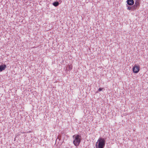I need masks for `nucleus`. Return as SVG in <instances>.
<instances>
[{"label":"nucleus","mask_w":148,"mask_h":148,"mask_svg":"<svg viewBox=\"0 0 148 148\" xmlns=\"http://www.w3.org/2000/svg\"><path fill=\"white\" fill-rule=\"evenodd\" d=\"M138 7L137 6L134 5L133 6H132V10L134 11V10H135Z\"/></svg>","instance_id":"nucleus-8"},{"label":"nucleus","mask_w":148,"mask_h":148,"mask_svg":"<svg viewBox=\"0 0 148 148\" xmlns=\"http://www.w3.org/2000/svg\"><path fill=\"white\" fill-rule=\"evenodd\" d=\"M53 4L54 6L57 7L59 5V3L58 1H56L54 2Z\"/></svg>","instance_id":"nucleus-7"},{"label":"nucleus","mask_w":148,"mask_h":148,"mask_svg":"<svg viewBox=\"0 0 148 148\" xmlns=\"http://www.w3.org/2000/svg\"><path fill=\"white\" fill-rule=\"evenodd\" d=\"M103 89V88H99L98 89V90L96 91V93H98L99 92V91H101Z\"/></svg>","instance_id":"nucleus-9"},{"label":"nucleus","mask_w":148,"mask_h":148,"mask_svg":"<svg viewBox=\"0 0 148 148\" xmlns=\"http://www.w3.org/2000/svg\"><path fill=\"white\" fill-rule=\"evenodd\" d=\"M127 4L130 5H132L134 3V1L133 0H127Z\"/></svg>","instance_id":"nucleus-5"},{"label":"nucleus","mask_w":148,"mask_h":148,"mask_svg":"<svg viewBox=\"0 0 148 148\" xmlns=\"http://www.w3.org/2000/svg\"><path fill=\"white\" fill-rule=\"evenodd\" d=\"M105 143V139L104 138H100L96 143V148H104Z\"/></svg>","instance_id":"nucleus-1"},{"label":"nucleus","mask_w":148,"mask_h":148,"mask_svg":"<svg viewBox=\"0 0 148 148\" xmlns=\"http://www.w3.org/2000/svg\"><path fill=\"white\" fill-rule=\"evenodd\" d=\"M73 138L74 145L76 147L79 146L82 140L81 136L79 134H75L73 136Z\"/></svg>","instance_id":"nucleus-2"},{"label":"nucleus","mask_w":148,"mask_h":148,"mask_svg":"<svg viewBox=\"0 0 148 148\" xmlns=\"http://www.w3.org/2000/svg\"><path fill=\"white\" fill-rule=\"evenodd\" d=\"M69 69V70H71L72 69V66L71 65H69L68 66Z\"/></svg>","instance_id":"nucleus-10"},{"label":"nucleus","mask_w":148,"mask_h":148,"mask_svg":"<svg viewBox=\"0 0 148 148\" xmlns=\"http://www.w3.org/2000/svg\"><path fill=\"white\" fill-rule=\"evenodd\" d=\"M133 72L134 73H137L140 70V66L136 65L134 66L133 68Z\"/></svg>","instance_id":"nucleus-3"},{"label":"nucleus","mask_w":148,"mask_h":148,"mask_svg":"<svg viewBox=\"0 0 148 148\" xmlns=\"http://www.w3.org/2000/svg\"><path fill=\"white\" fill-rule=\"evenodd\" d=\"M135 1V3L134 5L139 7L140 5V0H134Z\"/></svg>","instance_id":"nucleus-6"},{"label":"nucleus","mask_w":148,"mask_h":148,"mask_svg":"<svg viewBox=\"0 0 148 148\" xmlns=\"http://www.w3.org/2000/svg\"><path fill=\"white\" fill-rule=\"evenodd\" d=\"M127 9L129 10H132V6H128L127 8Z\"/></svg>","instance_id":"nucleus-11"},{"label":"nucleus","mask_w":148,"mask_h":148,"mask_svg":"<svg viewBox=\"0 0 148 148\" xmlns=\"http://www.w3.org/2000/svg\"><path fill=\"white\" fill-rule=\"evenodd\" d=\"M6 67V66L4 64L3 65H0V72L4 70Z\"/></svg>","instance_id":"nucleus-4"}]
</instances>
